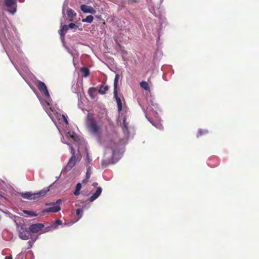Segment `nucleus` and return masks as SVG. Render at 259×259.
Listing matches in <instances>:
<instances>
[{
  "mask_svg": "<svg viewBox=\"0 0 259 259\" xmlns=\"http://www.w3.org/2000/svg\"><path fill=\"white\" fill-rule=\"evenodd\" d=\"M62 132L65 134V137H63L62 141L70 146L72 154L67 165L63 170V171L67 172L80 160L81 153L82 150H87V144L82 138H79L74 132L68 129V125L66 126L61 124V130L59 132L61 135H63Z\"/></svg>",
  "mask_w": 259,
  "mask_h": 259,
  "instance_id": "f257e3e1",
  "label": "nucleus"
},
{
  "mask_svg": "<svg viewBox=\"0 0 259 259\" xmlns=\"http://www.w3.org/2000/svg\"><path fill=\"white\" fill-rule=\"evenodd\" d=\"M0 41L12 63V58L16 59V49L18 53L21 54L19 49L20 40L15 30L7 18L0 16Z\"/></svg>",
  "mask_w": 259,
  "mask_h": 259,
  "instance_id": "f03ea898",
  "label": "nucleus"
},
{
  "mask_svg": "<svg viewBox=\"0 0 259 259\" xmlns=\"http://www.w3.org/2000/svg\"><path fill=\"white\" fill-rule=\"evenodd\" d=\"M36 84L44 98V101H43L42 99L37 96L40 102L44 106L48 115L56 125L58 131L60 132L61 124H62L63 126L65 125L66 126L68 124L67 117L63 114L59 113L53 109L51 105L52 100L45 83L40 80H37L36 82Z\"/></svg>",
  "mask_w": 259,
  "mask_h": 259,
  "instance_id": "7ed1b4c3",
  "label": "nucleus"
},
{
  "mask_svg": "<svg viewBox=\"0 0 259 259\" xmlns=\"http://www.w3.org/2000/svg\"><path fill=\"white\" fill-rule=\"evenodd\" d=\"M86 124L89 132L94 136L98 137L100 133V127L91 113H88L87 115Z\"/></svg>",
  "mask_w": 259,
  "mask_h": 259,
  "instance_id": "20e7f679",
  "label": "nucleus"
},
{
  "mask_svg": "<svg viewBox=\"0 0 259 259\" xmlns=\"http://www.w3.org/2000/svg\"><path fill=\"white\" fill-rule=\"evenodd\" d=\"M49 191V189L48 188H45L37 193H32L31 192L22 193H21V196L22 198L26 199H36L41 197L45 196Z\"/></svg>",
  "mask_w": 259,
  "mask_h": 259,
  "instance_id": "39448f33",
  "label": "nucleus"
},
{
  "mask_svg": "<svg viewBox=\"0 0 259 259\" xmlns=\"http://www.w3.org/2000/svg\"><path fill=\"white\" fill-rule=\"evenodd\" d=\"M3 7L4 10L14 15L17 9V0H4Z\"/></svg>",
  "mask_w": 259,
  "mask_h": 259,
  "instance_id": "423d86ee",
  "label": "nucleus"
},
{
  "mask_svg": "<svg viewBox=\"0 0 259 259\" xmlns=\"http://www.w3.org/2000/svg\"><path fill=\"white\" fill-rule=\"evenodd\" d=\"M19 228V237L23 240H27L29 238L34 239L35 241L37 239V237H35L34 235H31V233L26 228L21 227Z\"/></svg>",
  "mask_w": 259,
  "mask_h": 259,
  "instance_id": "0eeeda50",
  "label": "nucleus"
},
{
  "mask_svg": "<svg viewBox=\"0 0 259 259\" xmlns=\"http://www.w3.org/2000/svg\"><path fill=\"white\" fill-rule=\"evenodd\" d=\"M158 105L154 103L153 101H151V105H149V106L147 108L146 111V116L147 117L148 113L151 116H153V117L157 120H159V117L157 115V113L156 111L158 110Z\"/></svg>",
  "mask_w": 259,
  "mask_h": 259,
  "instance_id": "6e6552de",
  "label": "nucleus"
},
{
  "mask_svg": "<svg viewBox=\"0 0 259 259\" xmlns=\"http://www.w3.org/2000/svg\"><path fill=\"white\" fill-rule=\"evenodd\" d=\"M44 228V225L42 224L38 223L32 224L29 227V230L31 233H38L39 234L43 233L46 232L51 230H46L43 231V229Z\"/></svg>",
  "mask_w": 259,
  "mask_h": 259,
  "instance_id": "1a4fd4ad",
  "label": "nucleus"
},
{
  "mask_svg": "<svg viewBox=\"0 0 259 259\" xmlns=\"http://www.w3.org/2000/svg\"><path fill=\"white\" fill-rule=\"evenodd\" d=\"M112 149V163H115L117 161L121 158V153H120L119 150L116 148H114L113 147H111Z\"/></svg>",
  "mask_w": 259,
  "mask_h": 259,
  "instance_id": "9d476101",
  "label": "nucleus"
},
{
  "mask_svg": "<svg viewBox=\"0 0 259 259\" xmlns=\"http://www.w3.org/2000/svg\"><path fill=\"white\" fill-rule=\"evenodd\" d=\"M80 9L84 13L95 14L96 13V11L92 7L86 5H81Z\"/></svg>",
  "mask_w": 259,
  "mask_h": 259,
  "instance_id": "9b49d317",
  "label": "nucleus"
},
{
  "mask_svg": "<svg viewBox=\"0 0 259 259\" xmlns=\"http://www.w3.org/2000/svg\"><path fill=\"white\" fill-rule=\"evenodd\" d=\"M102 191L101 187H99L97 188L96 191L90 197L89 200L90 202H92L97 199L101 195Z\"/></svg>",
  "mask_w": 259,
  "mask_h": 259,
  "instance_id": "f8f14e48",
  "label": "nucleus"
},
{
  "mask_svg": "<svg viewBox=\"0 0 259 259\" xmlns=\"http://www.w3.org/2000/svg\"><path fill=\"white\" fill-rule=\"evenodd\" d=\"M102 191L101 187H99L97 188L96 191L90 197L89 200L90 202H92L97 199L101 195Z\"/></svg>",
  "mask_w": 259,
  "mask_h": 259,
  "instance_id": "ddd939ff",
  "label": "nucleus"
},
{
  "mask_svg": "<svg viewBox=\"0 0 259 259\" xmlns=\"http://www.w3.org/2000/svg\"><path fill=\"white\" fill-rule=\"evenodd\" d=\"M102 191L101 187H99L97 188L96 191L90 197L89 200L90 202H92L97 199L101 195Z\"/></svg>",
  "mask_w": 259,
  "mask_h": 259,
  "instance_id": "4468645a",
  "label": "nucleus"
},
{
  "mask_svg": "<svg viewBox=\"0 0 259 259\" xmlns=\"http://www.w3.org/2000/svg\"><path fill=\"white\" fill-rule=\"evenodd\" d=\"M118 120L119 121V122H120L121 121H122V124H123V133L125 135V136L126 137H128L127 135H128V130H127V123H126L125 121H126V117L124 116H121V117H119V118H118Z\"/></svg>",
  "mask_w": 259,
  "mask_h": 259,
  "instance_id": "2eb2a0df",
  "label": "nucleus"
},
{
  "mask_svg": "<svg viewBox=\"0 0 259 259\" xmlns=\"http://www.w3.org/2000/svg\"><path fill=\"white\" fill-rule=\"evenodd\" d=\"M61 210L59 205H54L53 206L46 208L44 210V212H57Z\"/></svg>",
  "mask_w": 259,
  "mask_h": 259,
  "instance_id": "dca6fc26",
  "label": "nucleus"
},
{
  "mask_svg": "<svg viewBox=\"0 0 259 259\" xmlns=\"http://www.w3.org/2000/svg\"><path fill=\"white\" fill-rule=\"evenodd\" d=\"M114 97L116 99V101L117 103V108L118 111H120L122 110V100L120 97H118L117 95V92H116V96L114 94Z\"/></svg>",
  "mask_w": 259,
  "mask_h": 259,
  "instance_id": "f3484780",
  "label": "nucleus"
},
{
  "mask_svg": "<svg viewBox=\"0 0 259 259\" xmlns=\"http://www.w3.org/2000/svg\"><path fill=\"white\" fill-rule=\"evenodd\" d=\"M68 28H69L68 25H64L62 26L61 29L59 30V33L61 35L62 40L64 39V36L65 34V32L67 31Z\"/></svg>",
  "mask_w": 259,
  "mask_h": 259,
  "instance_id": "a211bd4d",
  "label": "nucleus"
},
{
  "mask_svg": "<svg viewBox=\"0 0 259 259\" xmlns=\"http://www.w3.org/2000/svg\"><path fill=\"white\" fill-rule=\"evenodd\" d=\"M119 78V75L118 74H116L114 80V94H115V96L116 94V92H117V89Z\"/></svg>",
  "mask_w": 259,
  "mask_h": 259,
  "instance_id": "6ab92c4d",
  "label": "nucleus"
},
{
  "mask_svg": "<svg viewBox=\"0 0 259 259\" xmlns=\"http://www.w3.org/2000/svg\"><path fill=\"white\" fill-rule=\"evenodd\" d=\"M81 187L82 186H81V183H78L77 184V185H76V187H75V190L73 193L74 195L77 196L80 194L79 191H80V189H81Z\"/></svg>",
  "mask_w": 259,
  "mask_h": 259,
  "instance_id": "aec40b11",
  "label": "nucleus"
},
{
  "mask_svg": "<svg viewBox=\"0 0 259 259\" xmlns=\"http://www.w3.org/2000/svg\"><path fill=\"white\" fill-rule=\"evenodd\" d=\"M61 224L62 221L60 220H57L55 222H54L49 228L55 229L57 228L58 226L60 225Z\"/></svg>",
  "mask_w": 259,
  "mask_h": 259,
  "instance_id": "412c9836",
  "label": "nucleus"
},
{
  "mask_svg": "<svg viewBox=\"0 0 259 259\" xmlns=\"http://www.w3.org/2000/svg\"><path fill=\"white\" fill-rule=\"evenodd\" d=\"M109 88L107 85H102L100 86V89L99 90V93L101 94H104L105 92L108 90Z\"/></svg>",
  "mask_w": 259,
  "mask_h": 259,
  "instance_id": "4be33fe9",
  "label": "nucleus"
},
{
  "mask_svg": "<svg viewBox=\"0 0 259 259\" xmlns=\"http://www.w3.org/2000/svg\"><path fill=\"white\" fill-rule=\"evenodd\" d=\"M94 20V17L92 15H89L86 17L85 19H82V22H87L91 23Z\"/></svg>",
  "mask_w": 259,
  "mask_h": 259,
  "instance_id": "5701e85b",
  "label": "nucleus"
},
{
  "mask_svg": "<svg viewBox=\"0 0 259 259\" xmlns=\"http://www.w3.org/2000/svg\"><path fill=\"white\" fill-rule=\"evenodd\" d=\"M148 120L152 124V125H154V126H155L157 128H158L159 130H161L162 128V125L160 122H158L157 123H155L153 121H151L149 119H148Z\"/></svg>",
  "mask_w": 259,
  "mask_h": 259,
  "instance_id": "b1692460",
  "label": "nucleus"
},
{
  "mask_svg": "<svg viewBox=\"0 0 259 259\" xmlns=\"http://www.w3.org/2000/svg\"><path fill=\"white\" fill-rule=\"evenodd\" d=\"M141 87L146 91H149V87L146 81H142L140 83Z\"/></svg>",
  "mask_w": 259,
  "mask_h": 259,
  "instance_id": "393cba45",
  "label": "nucleus"
},
{
  "mask_svg": "<svg viewBox=\"0 0 259 259\" xmlns=\"http://www.w3.org/2000/svg\"><path fill=\"white\" fill-rule=\"evenodd\" d=\"M81 71L83 74V76L85 77H87L89 75L90 71L87 68H81Z\"/></svg>",
  "mask_w": 259,
  "mask_h": 259,
  "instance_id": "a878e982",
  "label": "nucleus"
},
{
  "mask_svg": "<svg viewBox=\"0 0 259 259\" xmlns=\"http://www.w3.org/2000/svg\"><path fill=\"white\" fill-rule=\"evenodd\" d=\"M82 212H83L82 209L78 208L76 210V214L77 215L79 216V217L75 222H76L77 221H78L82 217Z\"/></svg>",
  "mask_w": 259,
  "mask_h": 259,
  "instance_id": "bb28decb",
  "label": "nucleus"
},
{
  "mask_svg": "<svg viewBox=\"0 0 259 259\" xmlns=\"http://www.w3.org/2000/svg\"><path fill=\"white\" fill-rule=\"evenodd\" d=\"M67 15L69 18H73L74 15V12L71 9H68Z\"/></svg>",
  "mask_w": 259,
  "mask_h": 259,
  "instance_id": "cd10ccee",
  "label": "nucleus"
},
{
  "mask_svg": "<svg viewBox=\"0 0 259 259\" xmlns=\"http://www.w3.org/2000/svg\"><path fill=\"white\" fill-rule=\"evenodd\" d=\"M24 213L27 214L31 217H36L37 214L33 211L24 210Z\"/></svg>",
  "mask_w": 259,
  "mask_h": 259,
  "instance_id": "c85d7f7f",
  "label": "nucleus"
},
{
  "mask_svg": "<svg viewBox=\"0 0 259 259\" xmlns=\"http://www.w3.org/2000/svg\"><path fill=\"white\" fill-rule=\"evenodd\" d=\"M91 166L88 165L85 177H87V178H90L91 177Z\"/></svg>",
  "mask_w": 259,
  "mask_h": 259,
  "instance_id": "c756f323",
  "label": "nucleus"
},
{
  "mask_svg": "<svg viewBox=\"0 0 259 259\" xmlns=\"http://www.w3.org/2000/svg\"><path fill=\"white\" fill-rule=\"evenodd\" d=\"M96 91V89L95 88H90L89 90V95L92 98H93V93L94 92H95Z\"/></svg>",
  "mask_w": 259,
  "mask_h": 259,
  "instance_id": "7c9ffc66",
  "label": "nucleus"
},
{
  "mask_svg": "<svg viewBox=\"0 0 259 259\" xmlns=\"http://www.w3.org/2000/svg\"><path fill=\"white\" fill-rule=\"evenodd\" d=\"M61 202V199H58L57 200V201L56 202H51V203H48V204H46L47 205H56L57 204H59L60 203V202Z\"/></svg>",
  "mask_w": 259,
  "mask_h": 259,
  "instance_id": "2f4dec72",
  "label": "nucleus"
},
{
  "mask_svg": "<svg viewBox=\"0 0 259 259\" xmlns=\"http://www.w3.org/2000/svg\"><path fill=\"white\" fill-rule=\"evenodd\" d=\"M87 159L88 162L89 163V165H92V160L90 157L89 153L88 152L87 153Z\"/></svg>",
  "mask_w": 259,
  "mask_h": 259,
  "instance_id": "473e14b6",
  "label": "nucleus"
},
{
  "mask_svg": "<svg viewBox=\"0 0 259 259\" xmlns=\"http://www.w3.org/2000/svg\"><path fill=\"white\" fill-rule=\"evenodd\" d=\"M68 28H70L71 29H74L76 28L77 26L74 23H70L68 25Z\"/></svg>",
  "mask_w": 259,
  "mask_h": 259,
  "instance_id": "72a5a7b5",
  "label": "nucleus"
},
{
  "mask_svg": "<svg viewBox=\"0 0 259 259\" xmlns=\"http://www.w3.org/2000/svg\"><path fill=\"white\" fill-rule=\"evenodd\" d=\"M23 257L24 255L23 253H19L16 256L15 259H23Z\"/></svg>",
  "mask_w": 259,
  "mask_h": 259,
  "instance_id": "f704fd0d",
  "label": "nucleus"
},
{
  "mask_svg": "<svg viewBox=\"0 0 259 259\" xmlns=\"http://www.w3.org/2000/svg\"><path fill=\"white\" fill-rule=\"evenodd\" d=\"M207 133V131L206 130H203V131H202L201 130H199V131H198V134L199 135H202L204 134H206Z\"/></svg>",
  "mask_w": 259,
  "mask_h": 259,
  "instance_id": "c9c22d12",
  "label": "nucleus"
},
{
  "mask_svg": "<svg viewBox=\"0 0 259 259\" xmlns=\"http://www.w3.org/2000/svg\"><path fill=\"white\" fill-rule=\"evenodd\" d=\"M32 240H33L32 242V241H28L27 242V243L28 244L29 246V248H31L32 247V246L33 245V242L35 241H34V239H32Z\"/></svg>",
  "mask_w": 259,
  "mask_h": 259,
  "instance_id": "e433bc0d",
  "label": "nucleus"
},
{
  "mask_svg": "<svg viewBox=\"0 0 259 259\" xmlns=\"http://www.w3.org/2000/svg\"><path fill=\"white\" fill-rule=\"evenodd\" d=\"M90 178H87V177H85V178L82 181L83 183H87L89 181Z\"/></svg>",
  "mask_w": 259,
  "mask_h": 259,
  "instance_id": "4c0bfd02",
  "label": "nucleus"
},
{
  "mask_svg": "<svg viewBox=\"0 0 259 259\" xmlns=\"http://www.w3.org/2000/svg\"><path fill=\"white\" fill-rule=\"evenodd\" d=\"M67 51L69 53H70L72 56H73V52L72 51H71L69 49H68V48H67Z\"/></svg>",
  "mask_w": 259,
  "mask_h": 259,
  "instance_id": "58836bf2",
  "label": "nucleus"
},
{
  "mask_svg": "<svg viewBox=\"0 0 259 259\" xmlns=\"http://www.w3.org/2000/svg\"><path fill=\"white\" fill-rule=\"evenodd\" d=\"M5 259H12V257L11 256H7L5 257Z\"/></svg>",
  "mask_w": 259,
  "mask_h": 259,
  "instance_id": "ea45409f",
  "label": "nucleus"
},
{
  "mask_svg": "<svg viewBox=\"0 0 259 259\" xmlns=\"http://www.w3.org/2000/svg\"><path fill=\"white\" fill-rule=\"evenodd\" d=\"M97 185H98V183H94L93 184V186L94 187H96V186H97Z\"/></svg>",
  "mask_w": 259,
  "mask_h": 259,
  "instance_id": "a19ab883",
  "label": "nucleus"
},
{
  "mask_svg": "<svg viewBox=\"0 0 259 259\" xmlns=\"http://www.w3.org/2000/svg\"><path fill=\"white\" fill-rule=\"evenodd\" d=\"M64 5H63V10H62L63 14H64Z\"/></svg>",
  "mask_w": 259,
  "mask_h": 259,
  "instance_id": "79ce46f5",
  "label": "nucleus"
},
{
  "mask_svg": "<svg viewBox=\"0 0 259 259\" xmlns=\"http://www.w3.org/2000/svg\"><path fill=\"white\" fill-rule=\"evenodd\" d=\"M14 66L15 67V68H16L17 69V67L15 66V65H14Z\"/></svg>",
  "mask_w": 259,
  "mask_h": 259,
  "instance_id": "37998d69",
  "label": "nucleus"
}]
</instances>
